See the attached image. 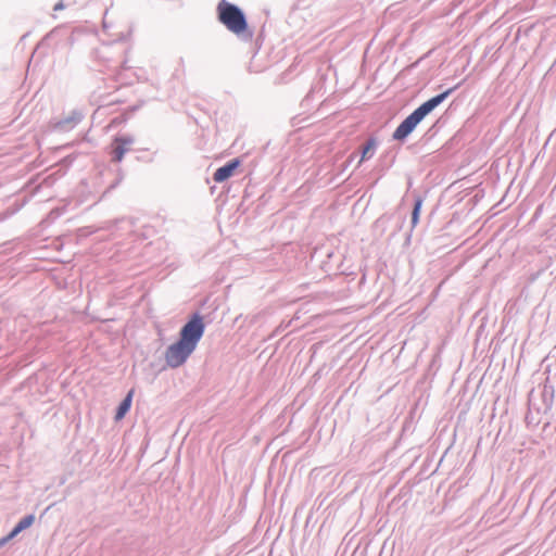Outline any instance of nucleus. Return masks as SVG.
I'll use <instances>...</instances> for the list:
<instances>
[{"mask_svg": "<svg viewBox=\"0 0 556 556\" xmlns=\"http://www.w3.org/2000/svg\"><path fill=\"white\" fill-rule=\"evenodd\" d=\"M205 325L200 315H194L180 330L179 339L168 345L164 358L167 366L177 368L184 365L197 349L203 337Z\"/></svg>", "mask_w": 556, "mask_h": 556, "instance_id": "f257e3e1", "label": "nucleus"}, {"mask_svg": "<svg viewBox=\"0 0 556 556\" xmlns=\"http://www.w3.org/2000/svg\"><path fill=\"white\" fill-rule=\"evenodd\" d=\"M454 89L455 88H450L421 103L400 123L395 128L392 138L397 141H404L427 115L446 100Z\"/></svg>", "mask_w": 556, "mask_h": 556, "instance_id": "f03ea898", "label": "nucleus"}, {"mask_svg": "<svg viewBox=\"0 0 556 556\" xmlns=\"http://www.w3.org/2000/svg\"><path fill=\"white\" fill-rule=\"evenodd\" d=\"M219 21L231 31L240 33L243 30V13L235 5L228 2H220L217 7Z\"/></svg>", "mask_w": 556, "mask_h": 556, "instance_id": "7ed1b4c3", "label": "nucleus"}, {"mask_svg": "<svg viewBox=\"0 0 556 556\" xmlns=\"http://www.w3.org/2000/svg\"><path fill=\"white\" fill-rule=\"evenodd\" d=\"M252 38L253 29L250 28L245 22V43L249 41V52L252 53L249 71L260 73L267 67V64L264 60L257 59L258 50L261 48L260 38H257L255 41H253Z\"/></svg>", "mask_w": 556, "mask_h": 556, "instance_id": "20e7f679", "label": "nucleus"}, {"mask_svg": "<svg viewBox=\"0 0 556 556\" xmlns=\"http://www.w3.org/2000/svg\"><path fill=\"white\" fill-rule=\"evenodd\" d=\"M554 393H555L554 387L552 384L544 383L543 389L540 394L541 404L538 405V407H536L538 414H541V413L547 414L552 409L553 403H554Z\"/></svg>", "mask_w": 556, "mask_h": 556, "instance_id": "39448f33", "label": "nucleus"}, {"mask_svg": "<svg viewBox=\"0 0 556 556\" xmlns=\"http://www.w3.org/2000/svg\"><path fill=\"white\" fill-rule=\"evenodd\" d=\"M132 142L130 137H116L112 146L113 161L121 162Z\"/></svg>", "mask_w": 556, "mask_h": 556, "instance_id": "423d86ee", "label": "nucleus"}, {"mask_svg": "<svg viewBox=\"0 0 556 556\" xmlns=\"http://www.w3.org/2000/svg\"><path fill=\"white\" fill-rule=\"evenodd\" d=\"M239 164H240L239 160H233V161L229 162L228 164H226L225 166L219 167L214 173V180L216 182L225 181L226 179H228L229 177H231L233 175V173L238 168Z\"/></svg>", "mask_w": 556, "mask_h": 556, "instance_id": "0eeeda50", "label": "nucleus"}, {"mask_svg": "<svg viewBox=\"0 0 556 556\" xmlns=\"http://www.w3.org/2000/svg\"><path fill=\"white\" fill-rule=\"evenodd\" d=\"M378 143L379 142L376 137H369L367 139V141L365 142V144L362 147V150H361L359 164H362L365 161L370 160L374 156V154L378 148Z\"/></svg>", "mask_w": 556, "mask_h": 556, "instance_id": "6e6552de", "label": "nucleus"}, {"mask_svg": "<svg viewBox=\"0 0 556 556\" xmlns=\"http://www.w3.org/2000/svg\"><path fill=\"white\" fill-rule=\"evenodd\" d=\"M34 520H35V517L33 515H28L26 517H24L23 519H21L18 521V523L14 527V529L9 533L8 536H5L1 543H5L10 540H12L13 538H15L20 532H22L23 530L29 528L33 523H34Z\"/></svg>", "mask_w": 556, "mask_h": 556, "instance_id": "1a4fd4ad", "label": "nucleus"}, {"mask_svg": "<svg viewBox=\"0 0 556 556\" xmlns=\"http://www.w3.org/2000/svg\"><path fill=\"white\" fill-rule=\"evenodd\" d=\"M134 393H135V390L131 389L128 392L127 396L119 404L116 415H115V420H117V421L122 420L125 417V415L128 413V410L130 409V406H131Z\"/></svg>", "mask_w": 556, "mask_h": 556, "instance_id": "9d476101", "label": "nucleus"}, {"mask_svg": "<svg viewBox=\"0 0 556 556\" xmlns=\"http://www.w3.org/2000/svg\"><path fill=\"white\" fill-rule=\"evenodd\" d=\"M538 404L535 403V399L533 396V392L529 395V410L526 415V422L528 426H538L540 424V419L536 418L533 414V410H536Z\"/></svg>", "mask_w": 556, "mask_h": 556, "instance_id": "9b49d317", "label": "nucleus"}, {"mask_svg": "<svg viewBox=\"0 0 556 556\" xmlns=\"http://www.w3.org/2000/svg\"><path fill=\"white\" fill-rule=\"evenodd\" d=\"M422 203H424V199L421 197L415 198L414 206H413V211H412V218H410V224H412L413 228L416 227V225L419 222Z\"/></svg>", "mask_w": 556, "mask_h": 556, "instance_id": "f8f14e48", "label": "nucleus"}, {"mask_svg": "<svg viewBox=\"0 0 556 556\" xmlns=\"http://www.w3.org/2000/svg\"><path fill=\"white\" fill-rule=\"evenodd\" d=\"M292 72V66L289 67V70H287L285 73H282L279 77V83L281 84H285V83H288L289 81V75L291 74Z\"/></svg>", "mask_w": 556, "mask_h": 556, "instance_id": "ddd939ff", "label": "nucleus"}, {"mask_svg": "<svg viewBox=\"0 0 556 556\" xmlns=\"http://www.w3.org/2000/svg\"><path fill=\"white\" fill-rule=\"evenodd\" d=\"M245 556H260V553L257 549H251L245 553Z\"/></svg>", "mask_w": 556, "mask_h": 556, "instance_id": "4468645a", "label": "nucleus"}, {"mask_svg": "<svg viewBox=\"0 0 556 556\" xmlns=\"http://www.w3.org/2000/svg\"><path fill=\"white\" fill-rule=\"evenodd\" d=\"M63 9V4L62 3H58L55 7H54V10H61Z\"/></svg>", "mask_w": 556, "mask_h": 556, "instance_id": "2eb2a0df", "label": "nucleus"}, {"mask_svg": "<svg viewBox=\"0 0 556 556\" xmlns=\"http://www.w3.org/2000/svg\"><path fill=\"white\" fill-rule=\"evenodd\" d=\"M354 156H355V153H352V154L350 155V157H349V159H350L349 161H352V160L354 159Z\"/></svg>", "mask_w": 556, "mask_h": 556, "instance_id": "dca6fc26", "label": "nucleus"}, {"mask_svg": "<svg viewBox=\"0 0 556 556\" xmlns=\"http://www.w3.org/2000/svg\"><path fill=\"white\" fill-rule=\"evenodd\" d=\"M1 544H2V543L0 542V545H1Z\"/></svg>", "mask_w": 556, "mask_h": 556, "instance_id": "f3484780", "label": "nucleus"}, {"mask_svg": "<svg viewBox=\"0 0 556 556\" xmlns=\"http://www.w3.org/2000/svg\"><path fill=\"white\" fill-rule=\"evenodd\" d=\"M1 544H2V543L0 542V545H1Z\"/></svg>", "mask_w": 556, "mask_h": 556, "instance_id": "a211bd4d", "label": "nucleus"}]
</instances>
